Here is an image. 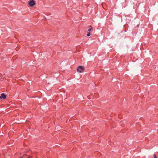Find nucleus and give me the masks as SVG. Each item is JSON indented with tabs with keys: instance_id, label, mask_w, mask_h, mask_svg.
<instances>
[{
	"instance_id": "423d86ee",
	"label": "nucleus",
	"mask_w": 158,
	"mask_h": 158,
	"mask_svg": "<svg viewBox=\"0 0 158 158\" xmlns=\"http://www.w3.org/2000/svg\"><path fill=\"white\" fill-rule=\"evenodd\" d=\"M154 158H157L156 155H154Z\"/></svg>"
},
{
	"instance_id": "39448f33",
	"label": "nucleus",
	"mask_w": 158,
	"mask_h": 158,
	"mask_svg": "<svg viewBox=\"0 0 158 158\" xmlns=\"http://www.w3.org/2000/svg\"><path fill=\"white\" fill-rule=\"evenodd\" d=\"M90 34L89 32H88L87 33V35L88 36H89L90 35Z\"/></svg>"
},
{
	"instance_id": "f257e3e1",
	"label": "nucleus",
	"mask_w": 158,
	"mask_h": 158,
	"mask_svg": "<svg viewBox=\"0 0 158 158\" xmlns=\"http://www.w3.org/2000/svg\"><path fill=\"white\" fill-rule=\"evenodd\" d=\"M77 70L80 73H82L84 70V68L82 66H78V68L77 69Z\"/></svg>"
},
{
	"instance_id": "0eeeda50",
	"label": "nucleus",
	"mask_w": 158,
	"mask_h": 158,
	"mask_svg": "<svg viewBox=\"0 0 158 158\" xmlns=\"http://www.w3.org/2000/svg\"><path fill=\"white\" fill-rule=\"evenodd\" d=\"M91 30H92V28H90L88 30V31H91Z\"/></svg>"
},
{
	"instance_id": "f03ea898",
	"label": "nucleus",
	"mask_w": 158,
	"mask_h": 158,
	"mask_svg": "<svg viewBox=\"0 0 158 158\" xmlns=\"http://www.w3.org/2000/svg\"><path fill=\"white\" fill-rule=\"evenodd\" d=\"M28 3L31 6H32L35 4V2L33 0L29 1H28Z\"/></svg>"
},
{
	"instance_id": "7ed1b4c3",
	"label": "nucleus",
	"mask_w": 158,
	"mask_h": 158,
	"mask_svg": "<svg viewBox=\"0 0 158 158\" xmlns=\"http://www.w3.org/2000/svg\"><path fill=\"white\" fill-rule=\"evenodd\" d=\"M6 96L4 93H2L1 94L0 96V99H6Z\"/></svg>"
},
{
	"instance_id": "20e7f679",
	"label": "nucleus",
	"mask_w": 158,
	"mask_h": 158,
	"mask_svg": "<svg viewBox=\"0 0 158 158\" xmlns=\"http://www.w3.org/2000/svg\"><path fill=\"white\" fill-rule=\"evenodd\" d=\"M20 158H31V157L26 155H24L23 156L21 157Z\"/></svg>"
}]
</instances>
